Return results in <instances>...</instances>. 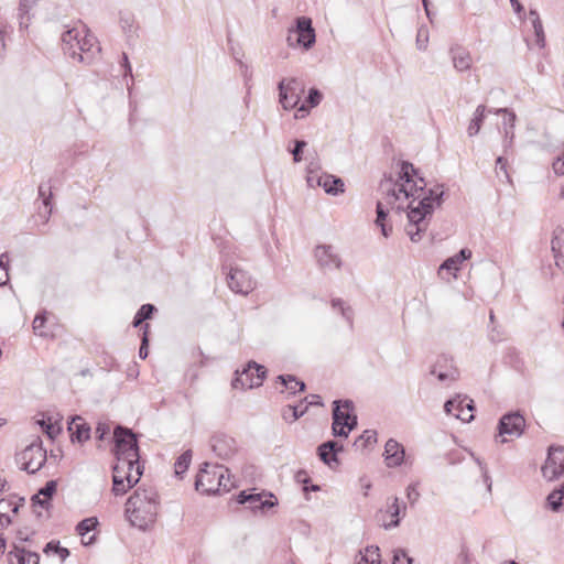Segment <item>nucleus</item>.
I'll use <instances>...</instances> for the list:
<instances>
[{
    "mask_svg": "<svg viewBox=\"0 0 564 564\" xmlns=\"http://www.w3.org/2000/svg\"><path fill=\"white\" fill-rule=\"evenodd\" d=\"M267 370L263 366L250 361L241 372L237 371V377L232 381L235 389H252L263 383Z\"/></svg>",
    "mask_w": 564,
    "mask_h": 564,
    "instance_id": "nucleus-8",
    "label": "nucleus"
},
{
    "mask_svg": "<svg viewBox=\"0 0 564 564\" xmlns=\"http://www.w3.org/2000/svg\"><path fill=\"white\" fill-rule=\"evenodd\" d=\"M36 424L41 430L51 438H55L62 431V426L58 420H54L51 416L42 417L36 421Z\"/></svg>",
    "mask_w": 564,
    "mask_h": 564,
    "instance_id": "nucleus-28",
    "label": "nucleus"
},
{
    "mask_svg": "<svg viewBox=\"0 0 564 564\" xmlns=\"http://www.w3.org/2000/svg\"><path fill=\"white\" fill-rule=\"evenodd\" d=\"M551 248L555 260V265L564 270V229L557 228L553 232Z\"/></svg>",
    "mask_w": 564,
    "mask_h": 564,
    "instance_id": "nucleus-19",
    "label": "nucleus"
},
{
    "mask_svg": "<svg viewBox=\"0 0 564 564\" xmlns=\"http://www.w3.org/2000/svg\"><path fill=\"white\" fill-rule=\"evenodd\" d=\"M36 0H21L20 2V11L22 13H28L29 9H31L35 4Z\"/></svg>",
    "mask_w": 564,
    "mask_h": 564,
    "instance_id": "nucleus-47",
    "label": "nucleus"
},
{
    "mask_svg": "<svg viewBox=\"0 0 564 564\" xmlns=\"http://www.w3.org/2000/svg\"><path fill=\"white\" fill-rule=\"evenodd\" d=\"M377 442V433L375 431H365L355 442V445L360 448H365L368 445Z\"/></svg>",
    "mask_w": 564,
    "mask_h": 564,
    "instance_id": "nucleus-36",
    "label": "nucleus"
},
{
    "mask_svg": "<svg viewBox=\"0 0 564 564\" xmlns=\"http://www.w3.org/2000/svg\"><path fill=\"white\" fill-rule=\"evenodd\" d=\"M386 195L377 204L376 225L381 228L384 237L392 230L386 224L390 209H406L408 225L405 231L412 241H419L427 229V216L441 205L443 191L440 187L427 189L425 181L420 177L411 163L401 165L400 178L397 183L383 185Z\"/></svg>",
    "mask_w": 564,
    "mask_h": 564,
    "instance_id": "nucleus-1",
    "label": "nucleus"
},
{
    "mask_svg": "<svg viewBox=\"0 0 564 564\" xmlns=\"http://www.w3.org/2000/svg\"><path fill=\"white\" fill-rule=\"evenodd\" d=\"M319 397L318 395H313L312 397V400L310 401L311 404H318L319 402L317 401Z\"/></svg>",
    "mask_w": 564,
    "mask_h": 564,
    "instance_id": "nucleus-58",
    "label": "nucleus"
},
{
    "mask_svg": "<svg viewBox=\"0 0 564 564\" xmlns=\"http://www.w3.org/2000/svg\"><path fill=\"white\" fill-rule=\"evenodd\" d=\"M315 256H316L318 262L321 263V265H323V267H332V265L335 268L340 267V260L337 257V254H335L333 252L332 247H328V246L317 247L315 250Z\"/></svg>",
    "mask_w": 564,
    "mask_h": 564,
    "instance_id": "nucleus-24",
    "label": "nucleus"
},
{
    "mask_svg": "<svg viewBox=\"0 0 564 564\" xmlns=\"http://www.w3.org/2000/svg\"><path fill=\"white\" fill-rule=\"evenodd\" d=\"M45 460V451L40 445L35 444L25 447L18 455V463L20 464L21 468L31 474L37 471L43 466Z\"/></svg>",
    "mask_w": 564,
    "mask_h": 564,
    "instance_id": "nucleus-11",
    "label": "nucleus"
},
{
    "mask_svg": "<svg viewBox=\"0 0 564 564\" xmlns=\"http://www.w3.org/2000/svg\"><path fill=\"white\" fill-rule=\"evenodd\" d=\"M141 475L139 463L117 460L112 474V494L115 496L124 495L139 482Z\"/></svg>",
    "mask_w": 564,
    "mask_h": 564,
    "instance_id": "nucleus-4",
    "label": "nucleus"
},
{
    "mask_svg": "<svg viewBox=\"0 0 564 564\" xmlns=\"http://www.w3.org/2000/svg\"><path fill=\"white\" fill-rule=\"evenodd\" d=\"M160 496L152 488L139 487L128 498L124 516L130 525L142 530H151L159 517Z\"/></svg>",
    "mask_w": 564,
    "mask_h": 564,
    "instance_id": "nucleus-2",
    "label": "nucleus"
},
{
    "mask_svg": "<svg viewBox=\"0 0 564 564\" xmlns=\"http://www.w3.org/2000/svg\"><path fill=\"white\" fill-rule=\"evenodd\" d=\"M44 552L46 555H56L61 561H64L68 555L69 551L66 547L59 545V542L51 541L46 544Z\"/></svg>",
    "mask_w": 564,
    "mask_h": 564,
    "instance_id": "nucleus-33",
    "label": "nucleus"
},
{
    "mask_svg": "<svg viewBox=\"0 0 564 564\" xmlns=\"http://www.w3.org/2000/svg\"><path fill=\"white\" fill-rule=\"evenodd\" d=\"M97 525L98 519L96 517L84 519L77 524L76 531L84 545H91L96 541Z\"/></svg>",
    "mask_w": 564,
    "mask_h": 564,
    "instance_id": "nucleus-17",
    "label": "nucleus"
},
{
    "mask_svg": "<svg viewBox=\"0 0 564 564\" xmlns=\"http://www.w3.org/2000/svg\"><path fill=\"white\" fill-rule=\"evenodd\" d=\"M340 449L337 443L326 442L318 447V455L325 464L330 465L333 462L337 463L336 454Z\"/></svg>",
    "mask_w": 564,
    "mask_h": 564,
    "instance_id": "nucleus-27",
    "label": "nucleus"
},
{
    "mask_svg": "<svg viewBox=\"0 0 564 564\" xmlns=\"http://www.w3.org/2000/svg\"><path fill=\"white\" fill-rule=\"evenodd\" d=\"M510 1H511V3H512V7L514 8V10H516L517 12H520V11L522 10V7H521V4L519 3V1H518V0H510Z\"/></svg>",
    "mask_w": 564,
    "mask_h": 564,
    "instance_id": "nucleus-56",
    "label": "nucleus"
},
{
    "mask_svg": "<svg viewBox=\"0 0 564 564\" xmlns=\"http://www.w3.org/2000/svg\"><path fill=\"white\" fill-rule=\"evenodd\" d=\"M457 375H458L457 370H456V369H454V370H453V371H451L449 373H443V372H440V373L437 375V378H438L441 381H443V380H445V379H447V378H449V379H452V380H455V379L457 378Z\"/></svg>",
    "mask_w": 564,
    "mask_h": 564,
    "instance_id": "nucleus-49",
    "label": "nucleus"
},
{
    "mask_svg": "<svg viewBox=\"0 0 564 564\" xmlns=\"http://www.w3.org/2000/svg\"><path fill=\"white\" fill-rule=\"evenodd\" d=\"M502 564H517L514 561H508V562H505Z\"/></svg>",
    "mask_w": 564,
    "mask_h": 564,
    "instance_id": "nucleus-61",
    "label": "nucleus"
},
{
    "mask_svg": "<svg viewBox=\"0 0 564 564\" xmlns=\"http://www.w3.org/2000/svg\"><path fill=\"white\" fill-rule=\"evenodd\" d=\"M304 413V410L300 411L299 412V409L297 406H291L289 405L284 411H283V417L286 420V421H295L297 420L302 414Z\"/></svg>",
    "mask_w": 564,
    "mask_h": 564,
    "instance_id": "nucleus-38",
    "label": "nucleus"
},
{
    "mask_svg": "<svg viewBox=\"0 0 564 564\" xmlns=\"http://www.w3.org/2000/svg\"><path fill=\"white\" fill-rule=\"evenodd\" d=\"M9 281L8 267L0 260V285H4Z\"/></svg>",
    "mask_w": 564,
    "mask_h": 564,
    "instance_id": "nucleus-43",
    "label": "nucleus"
},
{
    "mask_svg": "<svg viewBox=\"0 0 564 564\" xmlns=\"http://www.w3.org/2000/svg\"><path fill=\"white\" fill-rule=\"evenodd\" d=\"M398 502H399V501H398V498H394V499H393V503H392V506H391V508L393 509V513H394L395 516H398V514H399V503H398Z\"/></svg>",
    "mask_w": 564,
    "mask_h": 564,
    "instance_id": "nucleus-55",
    "label": "nucleus"
},
{
    "mask_svg": "<svg viewBox=\"0 0 564 564\" xmlns=\"http://www.w3.org/2000/svg\"><path fill=\"white\" fill-rule=\"evenodd\" d=\"M305 145L306 143L304 141H296L295 149L293 150L294 162H300L302 160L301 152Z\"/></svg>",
    "mask_w": 564,
    "mask_h": 564,
    "instance_id": "nucleus-42",
    "label": "nucleus"
},
{
    "mask_svg": "<svg viewBox=\"0 0 564 564\" xmlns=\"http://www.w3.org/2000/svg\"><path fill=\"white\" fill-rule=\"evenodd\" d=\"M444 410L447 414H451L463 422H469L474 419L473 401L465 402L464 400L458 399L448 400L444 405Z\"/></svg>",
    "mask_w": 564,
    "mask_h": 564,
    "instance_id": "nucleus-14",
    "label": "nucleus"
},
{
    "mask_svg": "<svg viewBox=\"0 0 564 564\" xmlns=\"http://www.w3.org/2000/svg\"><path fill=\"white\" fill-rule=\"evenodd\" d=\"M296 479L299 482H307V474L305 471H299L296 474Z\"/></svg>",
    "mask_w": 564,
    "mask_h": 564,
    "instance_id": "nucleus-54",
    "label": "nucleus"
},
{
    "mask_svg": "<svg viewBox=\"0 0 564 564\" xmlns=\"http://www.w3.org/2000/svg\"><path fill=\"white\" fill-rule=\"evenodd\" d=\"M148 328H149V325L147 324L145 325V329H148ZM148 354H149V349H148V335H147V330H144L143 338H142V344H141V347H140V350H139V356H140V358L145 359L148 357Z\"/></svg>",
    "mask_w": 564,
    "mask_h": 564,
    "instance_id": "nucleus-40",
    "label": "nucleus"
},
{
    "mask_svg": "<svg viewBox=\"0 0 564 564\" xmlns=\"http://www.w3.org/2000/svg\"><path fill=\"white\" fill-rule=\"evenodd\" d=\"M6 549V540L0 536V554L4 552Z\"/></svg>",
    "mask_w": 564,
    "mask_h": 564,
    "instance_id": "nucleus-57",
    "label": "nucleus"
},
{
    "mask_svg": "<svg viewBox=\"0 0 564 564\" xmlns=\"http://www.w3.org/2000/svg\"><path fill=\"white\" fill-rule=\"evenodd\" d=\"M4 48H6V44H4V34H3V32L0 30V61L3 58Z\"/></svg>",
    "mask_w": 564,
    "mask_h": 564,
    "instance_id": "nucleus-52",
    "label": "nucleus"
},
{
    "mask_svg": "<svg viewBox=\"0 0 564 564\" xmlns=\"http://www.w3.org/2000/svg\"><path fill=\"white\" fill-rule=\"evenodd\" d=\"M191 460H192V454L189 452H185L183 453L175 462L174 464V471H175V475L176 476H182L184 475L189 465H191Z\"/></svg>",
    "mask_w": 564,
    "mask_h": 564,
    "instance_id": "nucleus-34",
    "label": "nucleus"
},
{
    "mask_svg": "<svg viewBox=\"0 0 564 564\" xmlns=\"http://www.w3.org/2000/svg\"><path fill=\"white\" fill-rule=\"evenodd\" d=\"M239 501L241 503L250 502L253 508H265V507H272L273 502L269 500H261V496L259 494L257 495H246L245 492H241L239 495Z\"/></svg>",
    "mask_w": 564,
    "mask_h": 564,
    "instance_id": "nucleus-31",
    "label": "nucleus"
},
{
    "mask_svg": "<svg viewBox=\"0 0 564 564\" xmlns=\"http://www.w3.org/2000/svg\"><path fill=\"white\" fill-rule=\"evenodd\" d=\"M497 169L499 171H497V173L499 174V172H502L507 178H509V175H508V172H507V160H505L503 158H498L497 159Z\"/></svg>",
    "mask_w": 564,
    "mask_h": 564,
    "instance_id": "nucleus-46",
    "label": "nucleus"
},
{
    "mask_svg": "<svg viewBox=\"0 0 564 564\" xmlns=\"http://www.w3.org/2000/svg\"><path fill=\"white\" fill-rule=\"evenodd\" d=\"M107 432L108 427L105 424H99L96 429V433L99 435V438H102Z\"/></svg>",
    "mask_w": 564,
    "mask_h": 564,
    "instance_id": "nucleus-53",
    "label": "nucleus"
},
{
    "mask_svg": "<svg viewBox=\"0 0 564 564\" xmlns=\"http://www.w3.org/2000/svg\"><path fill=\"white\" fill-rule=\"evenodd\" d=\"M463 263L457 256L448 258L442 265V269H447L451 271H457L459 269V264Z\"/></svg>",
    "mask_w": 564,
    "mask_h": 564,
    "instance_id": "nucleus-39",
    "label": "nucleus"
},
{
    "mask_svg": "<svg viewBox=\"0 0 564 564\" xmlns=\"http://www.w3.org/2000/svg\"><path fill=\"white\" fill-rule=\"evenodd\" d=\"M8 562L9 564H39L40 557L36 553L14 545L8 554Z\"/></svg>",
    "mask_w": 564,
    "mask_h": 564,
    "instance_id": "nucleus-20",
    "label": "nucleus"
},
{
    "mask_svg": "<svg viewBox=\"0 0 564 564\" xmlns=\"http://www.w3.org/2000/svg\"><path fill=\"white\" fill-rule=\"evenodd\" d=\"M406 496H408V499L414 503L415 501H417L419 497H420V494L416 489L415 486L411 485L408 487L406 489Z\"/></svg>",
    "mask_w": 564,
    "mask_h": 564,
    "instance_id": "nucleus-44",
    "label": "nucleus"
},
{
    "mask_svg": "<svg viewBox=\"0 0 564 564\" xmlns=\"http://www.w3.org/2000/svg\"><path fill=\"white\" fill-rule=\"evenodd\" d=\"M321 100L322 94L317 89L312 88L308 93L305 102L300 108H297L295 112V118H304L308 110L311 108L316 107L321 102Z\"/></svg>",
    "mask_w": 564,
    "mask_h": 564,
    "instance_id": "nucleus-25",
    "label": "nucleus"
},
{
    "mask_svg": "<svg viewBox=\"0 0 564 564\" xmlns=\"http://www.w3.org/2000/svg\"><path fill=\"white\" fill-rule=\"evenodd\" d=\"M333 411V433L336 436L347 437L357 424V417L352 414V404L349 401H336Z\"/></svg>",
    "mask_w": 564,
    "mask_h": 564,
    "instance_id": "nucleus-7",
    "label": "nucleus"
},
{
    "mask_svg": "<svg viewBox=\"0 0 564 564\" xmlns=\"http://www.w3.org/2000/svg\"><path fill=\"white\" fill-rule=\"evenodd\" d=\"M39 192H40V196L43 197V204L45 205V207H50L51 206V198H52L51 191H48V194L46 195L45 191H44V187L40 186Z\"/></svg>",
    "mask_w": 564,
    "mask_h": 564,
    "instance_id": "nucleus-48",
    "label": "nucleus"
},
{
    "mask_svg": "<svg viewBox=\"0 0 564 564\" xmlns=\"http://www.w3.org/2000/svg\"><path fill=\"white\" fill-rule=\"evenodd\" d=\"M123 61H124L126 65L128 66V68L130 69V66L128 65V56L126 54H123Z\"/></svg>",
    "mask_w": 564,
    "mask_h": 564,
    "instance_id": "nucleus-59",
    "label": "nucleus"
},
{
    "mask_svg": "<svg viewBox=\"0 0 564 564\" xmlns=\"http://www.w3.org/2000/svg\"><path fill=\"white\" fill-rule=\"evenodd\" d=\"M297 34L296 42L304 48H310L315 43V30L312 26V20L307 17H301L296 20Z\"/></svg>",
    "mask_w": 564,
    "mask_h": 564,
    "instance_id": "nucleus-15",
    "label": "nucleus"
},
{
    "mask_svg": "<svg viewBox=\"0 0 564 564\" xmlns=\"http://www.w3.org/2000/svg\"><path fill=\"white\" fill-rule=\"evenodd\" d=\"M544 478L553 480L564 474V447L551 446L542 467Z\"/></svg>",
    "mask_w": 564,
    "mask_h": 564,
    "instance_id": "nucleus-13",
    "label": "nucleus"
},
{
    "mask_svg": "<svg viewBox=\"0 0 564 564\" xmlns=\"http://www.w3.org/2000/svg\"><path fill=\"white\" fill-rule=\"evenodd\" d=\"M489 317H490L491 323H494V321H495V315H494V312H492V311L490 312Z\"/></svg>",
    "mask_w": 564,
    "mask_h": 564,
    "instance_id": "nucleus-60",
    "label": "nucleus"
},
{
    "mask_svg": "<svg viewBox=\"0 0 564 564\" xmlns=\"http://www.w3.org/2000/svg\"><path fill=\"white\" fill-rule=\"evenodd\" d=\"M68 431L73 441L79 443L87 441L90 437V426L80 416L74 417L68 424Z\"/></svg>",
    "mask_w": 564,
    "mask_h": 564,
    "instance_id": "nucleus-21",
    "label": "nucleus"
},
{
    "mask_svg": "<svg viewBox=\"0 0 564 564\" xmlns=\"http://www.w3.org/2000/svg\"><path fill=\"white\" fill-rule=\"evenodd\" d=\"M278 382L282 387L280 390L281 393H284L285 390H289L291 394H295L297 392H302L305 388L304 382L290 375L278 377Z\"/></svg>",
    "mask_w": 564,
    "mask_h": 564,
    "instance_id": "nucleus-26",
    "label": "nucleus"
},
{
    "mask_svg": "<svg viewBox=\"0 0 564 564\" xmlns=\"http://www.w3.org/2000/svg\"><path fill=\"white\" fill-rule=\"evenodd\" d=\"M227 283L232 292L241 295H248L257 286V281L252 275L241 268H232L230 270Z\"/></svg>",
    "mask_w": 564,
    "mask_h": 564,
    "instance_id": "nucleus-9",
    "label": "nucleus"
},
{
    "mask_svg": "<svg viewBox=\"0 0 564 564\" xmlns=\"http://www.w3.org/2000/svg\"><path fill=\"white\" fill-rule=\"evenodd\" d=\"M280 102L284 109H292L297 106L304 93V85L297 79H284L279 84Z\"/></svg>",
    "mask_w": 564,
    "mask_h": 564,
    "instance_id": "nucleus-10",
    "label": "nucleus"
},
{
    "mask_svg": "<svg viewBox=\"0 0 564 564\" xmlns=\"http://www.w3.org/2000/svg\"><path fill=\"white\" fill-rule=\"evenodd\" d=\"M393 564H412V560L402 551L394 553Z\"/></svg>",
    "mask_w": 564,
    "mask_h": 564,
    "instance_id": "nucleus-41",
    "label": "nucleus"
},
{
    "mask_svg": "<svg viewBox=\"0 0 564 564\" xmlns=\"http://www.w3.org/2000/svg\"><path fill=\"white\" fill-rule=\"evenodd\" d=\"M404 448L395 440L390 438L384 446V459L389 467H395L404 460Z\"/></svg>",
    "mask_w": 564,
    "mask_h": 564,
    "instance_id": "nucleus-18",
    "label": "nucleus"
},
{
    "mask_svg": "<svg viewBox=\"0 0 564 564\" xmlns=\"http://www.w3.org/2000/svg\"><path fill=\"white\" fill-rule=\"evenodd\" d=\"M524 426L525 420L521 414H506L499 422L498 436L501 437V442H507L514 437H519L523 433Z\"/></svg>",
    "mask_w": 564,
    "mask_h": 564,
    "instance_id": "nucleus-12",
    "label": "nucleus"
},
{
    "mask_svg": "<svg viewBox=\"0 0 564 564\" xmlns=\"http://www.w3.org/2000/svg\"><path fill=\"white\" fill-rule=\"evenodd\" d=\"M462 262L469 259L471 257V251L469 249H462L458 254H456Z\"/></svg>",
    "mask_w": 564,
    "mask_h": 564,
    "instance_id": "nucleus-51",
    "label": "nucleus"
},
{
    "mask_svg": "<svg viewBox=\"0 0 564 564\" xmlns=\"http://www.w3.org/2000/svg\"><path fill=\"white\" fill-rule=\"evenodd\" d=\"M213 447L216 452H218L219 455H224V456L228 455V452H224L221 448V440L220 438H215Z\"/></svg>",
    "mask_w": 564,
    "mask_h": 564,
    "instance_id": "nucleus-50",
    "label": "nucleus"
},
{
    "mask_svg": "<svg viewBox=\"0 0 564 564\" xmlns=\"http://www.w3.org/2000/svg\"><path fill=\"white\" fill-rule=\"evenodd\" d=\"M153 311H154L153 305H151V304L142 305L141 308L138 311V313L134 316L133 326L134 327L140 326L143 323V321L151 317Z\"/></svg>",
    "mask_w": 564,
    "mask_h": 564,
    "instance_id": "nucleus-35",
    "label": "nucleus"
},
{
    "mask_svg": "<svg viewBox=\"0 0 564 564\" xmlns=\"http://www.w3.org/2000/svg\"><path fill=\"white\" fill-rule=\"evenodd\" d=\"M232 484L228 470L221 465L204 464L196 476L195 487L202 494L229 491Z\"/></svg>",
    "mask_w": 564,
    "mask_h": 564,
    "instance_id": "nucleus-3",
    "label": "nucleus"
},
{
    "mask_svg": "<svg viewBox=\"0 0 564 564\" xmlns=\"http://www.w3.org/2000/svg\"><path fill=\"white\" fill-rule=\"evenodd\" d=\"M47 322V317L45 314H39L35 316L33 321V329L35 334L40 336H48V332L45 329V324Z\"/></svg>",
    "mask_w": 564,
    "mask_h": 564,
    "instance_id": "nucleus-37",
    "label": "nucleus"
},
{
    "mask_svg": "<svg viewBox=\"0 0 564 564\" xmlns=\"http://www.w3.org/2000/svg\"><path fill=\"white\" fill-rule=\"evenodd\" d=\"M19 510V503L13 499L0 500V530L11 523L12 518Z\"/></svg>",
    "mask_w": 564,
    "mask_h": 564,
    "instance_id": "nucleus-23",
    "label": "nucleus"
},
{
    "mask_svg": "<svg viewBox=\"0 0 564 564\" xmlns=\"http://www.w3.org/2000/svg\"><path fill=\"white\" fill-rule=\"evenodd\" d=\"M317 185L323 187L327 194L344 193L345 184L341 178L329 174H322L317 177Z\"/></svg>",
    "mask_w": 564,
    "mask_h": 564,
    "instance_id": "nucleus-22",
    "label": "nucleus"
},
{
    "mask_svg": "<svg viewBox=\"0 0 564 564\" xmlns=\"http://www.w3.org/2000/svg\"><path fill=\"white\" fill-rule=\"evenodd\" d=\"M484 118H485V106L480 105L477 107V109L474 113V118L469 122V126L467 129L469 135H475L479 132Z\"/></svg>",
    "mask_w": 564,
    "mask_h": 564,
    "instance_id": "nucleus-30",
    "label": "nucleus"
},
{
    "mask_svg": "<svg viewBox=\"0 0 564 564\" xmlns=\"http://www.w3.org/2000/svg\"><path fill=\"white\" fill-rule=\"evenodd\" d=\"M531 23L532 28L535 34V44L539 47L544 46V32H543V25L539 18V15L534 12H531Z\"/></svg>",
    "mask_w": 564,
    "mask_h": 564,
    "instance_id": "nucleus-32",
    "label": "nucleus"
},
{
    "mask_svg": "<svg viewBox=\"0 0 564 564\" xmlns=\"http://www.w3.org/2000/svg\"><path fill=\"white\" fill-rule=\"evenodd\" d=\"M56 491V485L55 482L51 481L47 482L44 488H42L39 494H36L32 501L34 505H40L42 508H47L50 500L52 499L53 495Z\"/></svg>",
    "mask_w": 564,
    "mask_h": 564,
    "instance_id": "nucleus-29",
    "label": "nucleus"
},
{
    "mask_svg": "<svg viewBox=\"0 0 564 564\" xmlns=\"http://www.w3.org/2000/svg\"><path fill=\"white\" fill-rule=\"evenodd\" d=\"M115 453L117 460L139 463L140 456L137 438L135 435L130 430L117 427L115 431Z\"/></svg>",
    "mask_w": 564,
    "mask_h": 564,
    "instance_id": "nucleus-5",
    "label": "nucleus"
},
{
    "mask_svg": "<svg viewBox=\"0 0 564 564\" xmlns=\"http://www.w3.org/2000/svg\"><path fill=\"white\" fill-rule=\"evenodd\" d=\"M453 66L458 72L471 69L474 59L471 53L464 46L455 44L449 48Z\"/></svg>",
    "mask_w": 564,
    "mask_h": 564,
    "instance_id": "nucleus-16",
    "label": "nucleus"
},
{
    "mask_svg": "<svg viewBox=\"0 0 564 564\" xmlns=\"http://www.w3.org/2000/svg\"><path fill=\"white\" fill-rule=\"evenodd\" d=\"M62 40L64 43L68 44L70 48L77 46L83 52L99 51L97 39L82 22L76 23L70 30L65 32Z\"/></svg>",
    "mask_w": 564,
    "mask_h": 564,
    "instance_id": "nucleus-6",
    "label": "nucleus"
},
{
    "mask_svg": "<svg viewBox=\"0 0 564 564\" xmlns=\"http://www.w3.org/2000/svg\"><path fill=\"white\" fill-rule=\"evenodd\" d=\"M553 170L558 175H564V154L553 163Z\"/></svg>",
    "mask_w": 564,
    "mask_h": 564,
    "instance_id": "nucleus-45",
    "label": "nucleus"
}]
</instances>
